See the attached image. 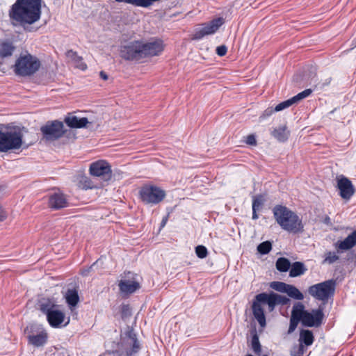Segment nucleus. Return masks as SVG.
I'll return each instance as SVG.
<instances>
[{"mask_svg":"<svg viewBox=\"0 0 356 356\" xmlns=\"http://www.w3.org/2000/svg\"><path fill=\"white\" fill-rule=\"evenodd\" d=\"M40 15L41 0H17L9 10L11 23L24 28L38 21Z\"/></svg>","mask_w":356,"mask_h":356,"instance_id":"obj_1","label":"nucleus"},{"mask_svg":"<svg viewBox=\"0 0 356 356\" xmlns=\"http://www.w3.org/2000/svg\"><path fill=\"white\" fill-rule=\"evenodd\" d=\"M290 300L286 296L270 292L269 293L263 292L254 296L252 304V311L254 318L261 327L266 325V316L264 306L267 305L269 312L274 311L277 305H286Z\"/></svg>","mask_w":356,"mask_h":356,"instance_id":"obj_2","label":"nucleus"},{"mask_svg":"<svg viewBox=\"0 0 356 356\" xmlns=\"http://www.w3.org/2000/svg\"><path fill=\"white\" fill-rule=\"evenodd\" d=\"M274 218L281 228L289 233L298 234L304 230L301 218L286 207L277 205L273 209Z\"/></svg>","mask_w":356,"mask_h":356,"instance_id":"obj_3","label":"nucleus"},{"mask_svg":"<svg viewBox=\"0 0 356 356\" xmlns=\"http://www.w3.org/2000/svg\"><path fill=\"white\" fill-rule=\"evenodd\" d=\"M40 67L39 59L29 53L21 54L13 65L16 75L29 76L34 74Z\"/></svg>","mask_w":356,"mask_h":356,"instance_id":"obj_4","label":"nucleus"},{"mask_svg":"<svg viewBox=\"0 0 356 356\" xmlns=\"http://www.w3.org/2000/svg\"><path fill=\"white\" fill-rule=\"evenodd\" d=\"M23 135L19 130H0V152L19 149L22 145Z\"/></svg>","mask_w":356,"mask_h":356,"instance_id":"obj_5","label":"nucleus"},{"mask_svg":"<svg viewBox=\"0 0 356 356\" xmlns=\"http://www.w3.org/2000/svg\"><path fill=\"white\" fill-rule=\"evenodd\" d=\"M296 305L298 312L300 314L303 326L318 327L321 325L324 318L323 307H319L318 309H312L309 312L305 309V305L302 302H297Z\"/></svg>","mask_w":356,"mask_h":356,"instance_id":"obj_6","label":"nucleus"},{"mask_svg":"<svg viewBox=\"0 0 356 356\" xmlns=\"http://www.w3.org/2000/svg\"><path fill=\"white\" fill-rule=\"evenodd\" d=\"M139 195L144 204L156 205L164 200L166 193L157 186L145 184L140 189Z\"/></svg>","mask_w":356,"mask_h":356,"instance_id":"obj_7","label":"nucleus"},{"mask_svg":"<svg viewBox=\"0 0 356 356\" xmlns=\"http://www.w3.org/2000/svg\"><path fill=\"white\" fill-rule=\"evenodd\" d=\"M335 287L336 281L331 279L309 286L308 292L318 300L327 301L330 297L334 295Z\"/></svg>","mask_w":356,"mask_h":356,"instance_id":"obj_8","label":"nucleus"},{"mask_svg":"<svg viewBox=\"0 0 356 356\" xmlns=\"http://www.w3.org/2000/svg\"><path fill=\"white\" fill-rule=\"evenodd\" d=\"M120 56L127 60H139L143 58L142 40H134L120 46Z\"/></svg>","mask_w":356,"mask_h":356,"instance_id":"obj_9","label":"nucleus"},{"mask_svg":"<svg viewBox=\"0 0 356 356\" xmlns=\"http://www.w3.org/2000/svg\"><path fill=\"white\" fill-rule=\"evenodd\" d=\"M40 131L46 140L54 141L60 138L65 134L64 124L58 120L48 121L41 127Z\"/></svg>","mask_w":356,"mask_h":356,"instance_id":"obj_10","label":"nucleus"},{"mask_svg":"<svg viewBox=\"0 0 356 356\" xmlns=\"http://www.w3.org/2000/svg\"><path fill=\"white\" fill-rule=\"evenodd\" d=\"M225 19L222 17H218L209 23L202 24V28L197 29L192 36V39L198 40L207 35L215 33L219 28L224 24Z\"/></svg>","mask_w":356,"mask_h":356,"instance_id":"obj_11","label":"nucleus"},{"mask_svg":"<svg viewBox=\"0 0 356 356\" xmlns=\"http://www.w3.org/2000/svg\"><path fill=\"white\" fill-rule=\"evenodd\" d=\"M126 335L127 339L125 342L126 347L124 351H122L120 354L119 353V350L115 351L114 354L116 355V356H133L140 350V343L134 331L129 330L126 333Z\"/></svg>","mask_w":356,"mask_h":356,"instance_id":"obj_12","label":"nucleus"},{"mask_svg":"<svg viewBox=\"0 0 356 356\" xmlns=\"http://www.w3.org/2000/svg\"><path fill=\"white\" fill-rule=\"evenodd\" d=\"M111 169L109 163L104 160H99L93 162L90 165V173L95 177H102L107 180L111 176Z\"/></svg>","mask_w":356,"mask_h":356,"instance_id":"obj_13","label":"nucleus"},{"mask_svg":"<svg viewBox=\"0 0 356 356\" xmlns=\"http://www.w3.org/2000/svg\"><path fill=\"white\" fill-rule=\"evenodd\" d=\"M125 275V277L128 279L121 280L119 282V289L123 294L133 293L140 288V283L134 279V275L131 272H128Z\"/></svg>","mask_w":356,"mask_h":356,"instance_id":"obj_14","label":"nucleus"},{"mask_svg":"<svg viewBox=\"0 0 356 356\" xmlns=\"http://www.w3.org/2000/svg\"><path fill=\"white\" fill-rule=\"evenodd\" d=\"M142 50L143 58L148 56H157L163 50V43L161 40H158L147 42L142 40Z\"/></svg>","mask_w":356,"mask_h":356,"instance_id":"obj_15","label":"nucleus"},{"mask_svg":"<svg viewBox=\"0 0 356 356\" xmlns=\"http://www.w3.org/2000/svg\"><path fill=\"white\" fill-rule=\"evenodd\" d=\"M337 187L339 191L340 196L346 200H350L355 191L351 181L345 177H342L338 180Z\"/></svg>","mask_w":356,"mask_h":356,"instance_id":"obj_16","label":"nucleus"},{"mask_svg":"<svg viewBox=\"0 0 356 356\" xmlns=\"http://www.w3.org/2000/svg\"><path fill=\"white\" fill-rule=\"evenodd\" d=\"M68 200L63 193L55 192L49 197V207L53 209H61L68 207Z\"/></svg>","mask_w":356,"mask_h":356,"instance_id":"obj_17","label":"nucleus"},{"mask_svg":"<svg viewBox=\"0 0 356 356\" xmlns=\"http://www.w3.org/2000/svg\"><path fill=\"white\" fill-rule=\"evenodd\" d=\"M33 326L27 327L26 331L29 332L27 335L29 343L34 346L39 347L44 345L47 341V334L45 331L42 330L39 333L34 334L32 332Z\"/></svg>","mask_w":356,"mask_h":356,"instance_id":"obj_18","label":"nucleus"},{"mask_svg":"<svg viewBox=\"0 0 356 356\" xmlns=\"http://www.w3.org/2000/svg\"><path fill=\"white\" fill-rule=\"evenodd\" d=\"M356 245V229L349 234L344 240L338 241L334 243L337 252L350 250Z\"/></svg>","mask_w":356,"mask_h":356,"instance_id":"obj_19","label":"nucleus"},{"mask_svg":"<svg viewBox=\"0 0 356 356\" xmlns=\"http://www.w3.org/2000/svg\"><path fill=\"white\" fill-rule=\"evenodd\" d=\"M46 316L48 323L52 327H60L65 318L64 312L58 309V307Z\"/></svg>","mask_w":356,"mask_h":356,"instance_id":"obj_20","label":"nucleus"},{"mask_svg":"<svg viewBox=\"0 0 356 356\" xmlns=\"http://www.w3.org/2000/svg\"><path fill=\"white\" fill-rule=\"evenodd\" d=\"M65 122L66 124L71 128H83L89 122L87 118H78L73 115H69L65 118Z\"/></svg>","mask_w":356,"mask_h":356,"instance_id":"obj_21","label":"nucleus"},{"mask_svg":"<svg viewBox=\"0 0 356 356\" xmlns=\"http://www.w3.org/2000/svg\"><path fill=\"white\" fill-rule=\"evenodd\" d=\"M69 60L77 68L85 70L87 68L86 64L83 61V58L79 56L76 51L69 50L66 53Z\"/></svg>","mask_w":356,"mask_h":356,"instance_id":"obj_22","label":"nucleus"},{"mask_svg":"<svg viewBox=\"0 0 356 356\" xmlns=\"http://www.w3.org/2000/svg\"><path fill=\"white\" fill-rule=\"evenodd\" d=\"M299 322L302 323L300 314L298 312V308L296 307V303L293 305L291 316L290 318V324L288 330V334H291L296 329Z\"/></svg>","mask_w":356,"mask_h":356,"instance_id":"obj_23","label":"nucleus"},{"mask_svg":"<svg viewBox=\"0 0 356 356\" xmlns=\"http://www.w3.org/2000/svg\"><path fill=\"white\" fill-rule=\"evenodd\" d=\"M58 305L50 299H43L39 303L40 310L46 316L57 309Z\"/></svg>","mask_w":356,"mask_h":356,"instance_id":"obj_24","label":"nucleus"},{"mask_svg":"<svg viewBox=\"0 0 356 356\" xmlns=\"http://www.w3.org/2000/svg\"><path fill=\"white\" fill-rule=\"evenodd\" d=\"M314 341V336L312 331L309 330H301L300 332L299 342L300 343L305 345V346H310Z\"/></svg>","mask_w":356,"mask_h":356,"instance_id":"obj_25","label":"nucleus"},{"mask_svg":"<svg viewBox=\"0 0 356 356\" xmlns=\"http://www.w3.org/2000/svg\"><path fill=\"white\" fill-rule=\"evenodd\" d=\"M272 136L280 142L286 141L289 136V131L286 126L280 127L272 131Z\"/></svg>","mask_w":356,"mask_h":356,"instance_id":"obj_26","label":"nucleus"},{"mask_svg":"<svg viewBox=\"0 0 356 356\" xmlns=\"http://www.w3.org/2000/svg\"><path fill=\"white\" fill-rule=\"evenodd\" d=\"M307 270L303 263L300 261H296L291 265V270L289 272V276L295 277L303 275Z\"/></svg>","mask_w":356,"mask_h":356,"instance_id":"obj_27","label":"nucleus"},{"mask_svg":"<svg viewBox=\"0 0 356 356\" xmlns=\"http://www.w3.org/2000/svg\"><path fill=\"white\" fill-rule=\"evenodd\" d=\"M65 298L67 303L70 307H75L79 300L78 292L75 289L67 290Z\"/></svg>","mask_w":356,"mask_h":356,"instance_id":"obj_28","label":"nucleus"},{"mask_svg":"<svg viewBox=\"0 0 356 356\" xmlns=\"http://www.w3.org/2000/svg\"><path fill=\"white\" fill-rule=\"evenodd\" d=\"M15 50V47L10 42H3L0 44V57L4 58L10 56Z\"/></svg>","mask_w":356,"mask_h":356,"instance_id":"obj_29","label":"nucleus"},{"mask_svg":"<svg viewBox=\"0 0 356 356\" xmlns=\"http://www.w3.org/2000/svg\"><path fill=\"white\" fill-rule=\"evenodd\" d=\"M275 266L280 272L285 273L291 268V263L288 259L280 257L276 261Z\"/></svg>","mask_w":356,"mask_h":356,"instance_id":"obj_30","label":"nucleus"},{"mask_svg":"<svg viewBox=\"0 0 356 356\" xmlns=\"http://www.w3.org/2000/svg\"><path fill=\"white\" fill-rule=\"evenodd\" d=\"M287 295L297 300H302L304 299L303 294L293 285H289L286 293Z\"/></svg>","mask_w":356,"mask_h":356,"instance_id":"obj_31","label":"nucleus"},{"mask_svg":"<svg viewBox=\"0 0 356 356\" xmlns=\"http://www.w3.org/2000/svg\"><path fill=\"white\" fill-rule=\"evenodd\" d=\"M251 348H252L253 352L257 355H260L261 352V346L259 340V337L256 333L254 334L252 337Z\"/></svg>","mask_w":356,"mask_h":356,"instance_id":"obj_32","label":"nucleus"},{"mask_svg":"<svg viewBox=\"0 0 356 356\" xmlns=\"http://www.w3.org/2000/svg\"><path fill=\"white\" fill-rule=\"evenodd\" d=\"M265 202L263 195H257L252 197V209H260Z\"/></svg>","mask_w":356,"mask_h":356,"instance_id":"obj_33","label":"nucleus"},{"mask_svg":"<svg viewBox=\"0 0 356 356\" xmlns=\"http://www.w3.org/2000/svg\"><path fill=\"white\" fill-rule=\"evenodd\" d=\"M289 285V284L282 282H273L270 283V287L272 289L282 293H286Z\"/></svg>","mask_w":356,"mask_h":356,"instance_id":"obj_34","label":"nucleus"},{"mask_svg":"<svg viewBox=\"0 0 356 356\" xmlns=\"http://www.w3.org/2000/svg\"><path fill=\"white\" fill-rule=\"evenodd\" d=\"M272 249V245L269 241H264L261 243L257 246V250L259 253L262 254H268Z\"/></svg>","mask_w":356,"mask_h":356,"instance_id":"obj_35","label":"nucleus"},{"mask_svg":"<svg viewBox=\"0 0 356 356\" xmlns=\"http://www.w3.org/2000/svg\"><path fill=\"white\" fill-rule=\"evenodd\" d=\"M339 259V256L335 252H327L325 254V259L323 261V264H333Z\"/></svg>","mask_w":356,"mask_h":356,"instance_id":"obj_36","label":"nucleus"},{"mask_svg":"<svg viewBox=\"0 0 356 356\" xmlns=\"http://www.w3.org/2000/svg\"><path fill=\"white\" fill-rule=\"evenodd\" d=\"M312 92V89H306L301 92L298 93V95L293 97V100L294 101L295 104L298 103L300 100L309 97Z\"/></svg>","mask_w":356,"mask_h":356,"instance_id":"obj_37","label":"nucleus"},{"mask_svg":"<svg viewBox=\"0 0 356 356\" xmlns=\"http://www.w3.org/2000/svg\"><path fill=\"white\" fill-rule=\"evenodd\" d=\"M295 102L293 100V98H290L286 101H284L281 103H280L279 104H277L276 106H275V111L277 112H279V111H281L289 106H291V105L294 104Z\"/></svg>","mask_w":356,"mask_h":356,"instance_id":"obj_38","label":"nucleus"},{"mask_svg":"<svg viewBox=\"0 0 356 356\" xmlns=\"http://www.w3.org/2000/svg\"><path fill=\"white\" fill-rule=\"evenodd\" d=\"M195 253L199 258L204 259L207 257L208 251L205 246L200 245L195 248Z\"/></svg>","mask_w":356,"mask_h":356,"instance_id":"obj_39","label":"nucleus"},{"mask_svg":"<svg viewBox=\"0 0 356 356\" xmlns=\"http://www.w3.org/2000/svg\"><path fill=\"white\" fill-rule=\"evenodd\" d=\"M80 183L84 189H92L95 187L93 182L87 177H83Z\"/></svg>","mask_w":356,"mask_h":356,"instance_id":"obj_40","label":"nucleus"},{"mask_svg":"<svg viewBox=\"0 0 356 356\" xmlns=\"http://www.w3.org/2000/svg\"><path fill=\"white\" fill-rule=\"evenodd\" d=\"M131 315V309L129 305H123L121 308V316L122 318H127Z\"/></svg>","mask_w":356,"mask_h":356,"instance_id":"obj_41","label":"nucleus"},{"mask_svg":"<svg viewBox=\"0 0 356 356\" xmlns=\"http://www.w3.org/2000/svg\"><path fill=\"white\" fill-rule=\"evenodd\" d=\"M227 48L225 45H220L216 48V54L220 56H223L226 54Z\"/></svg>","mask_w":356,"mask_h":356,"instance_id":"obj_42","label":"nucleus"},{"mask_svg":"<svg viewBox=\"0 0 356 356\" xmlns=\"http://www.w3.org/2000/svg\"><path fill=\"white\" fill-rule=\"evenodd\" d=\"M245 143L248 145H256L257 140L254 134H250L246 137Z\"/></svg>","mask_w":356,"mask_h":356,"instance_id":"obj_43","label":"nucleus"},{"mask_svg":"<svg viewBox=\"0 0 356 356\" xmlns=\"http://www.w3.org/2000/svg\"><path fill=\"white\" fill-rule=\"evenodd\" d=\"M274 112H276L275 111V107L274 108H268L267 109H266L262 115L261 116V118H266L267 117H269Z\"/></svg>","mask_w":356,"mask_h":356,"instance_id":"obj_44","label":"nucleus"},{"mask_svg":"<svg viewBox=\"0 0 356 356\" xmlns=\"http://www.w3.org/2000/svg\"><path fill=\"white\" fill-rule=\"evenodd\" d=\"M305 345L299 343V346L298 347V350H297L296 354L297 355L302 356L305 353Z\"/></svg>","mask_w":356,"mask_h":356,"instance_id":"obj_45","label":"nucleus"},{"mask_svg":"<svg viewBox=\"0 0 356 356\" xmlns=\"http://www.w3.org/2000/svg\"><path fill=\"white\" fill-rule=\"evenodd\" d=\"M99 76L100 77L103 79V80H107L108 79V75L106 74V73L104 71H101L99 72Z\"/></svg>","mask_w":356,"mask_h":356,"instance_id":"obj_46","label":"nucleus"},{"mask_svg":"<svg viewBox=\"0 0 356 356\" xmlns=\"http://www.w3.org/2000/svg\"><path fill=\"white\" fill-rule=\"evenodd\" d=\"M259 211V209H252V219L257 220L259 218V216L257 215V211Z\"/></svg>","mask_w":356,"mask_h":356,"instance_id":"obj_47","label":"nucleus"},{"mask_svg":"<svg viewBox=\"0 0 356 356\" xmlns=\"http://www.w3.org/2000/svg\"><path fill=\"white\" fill-rule=\"evenodd\" d=\"M167 220H168V217L167 216L163 218V220H162V221L161 222V227H163L165 225V224L167 222Z\"/></svg>","mask_w":356,"mask_h":356,"instance_id":"obj_48","label":"nucleus"},{"mask_svg":"<svg viewBox=\"0 0 356 356\" xmlns=\"http://www.w3.org/2000/svg\"><path fill=\"white\" fill-rule=\"evenodd\" d=\"M324 222L326 223V224H330V217L327 216L325 220H324Z\"/></svg>","mask_w":356,"mask_h":356,"instance_id":"obj_49","label":"nucleus"},{"mask_svg":"<svg viewBox=\"0 0 356 356\" xmlns=\"http://www.w3.org/2000/svg\"><path fill=\"white\" fill-rule=\"evenodd\" d=\"M330 81H331V79L329 78L326 80V82L323 83V86H325V85H328L330 83Z\"/></svg>","mask_w":356,"mask_h":356,"instance_id":"obj_50","label":"nucleus"},{"mask_svg":"<svg viewBox=\"0 0 356 356\" xmlns=\"http://www.w3.org/2000/svg\"><path fill=\"white\" fill-rule=\"evenodd\" d=\"M97 263H98V261L93 263L92 265L90 267V269H92Z\"/></svg>","mask_w":356,"mask_h":356,"instance_id":"obj_51","label":"nucleus"}]
</instances>
